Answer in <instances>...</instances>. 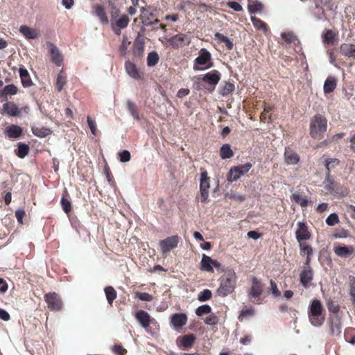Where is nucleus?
<instances>
[{
    "label": "nucleus",
    "instance_id": "nucleus-33",
    "mask_svg": "<svg viewBox=\"0 0 355 355\" xmlns=\"http://www.w3.org/2000/svg\"><path fill=\"white\" fill-rule=\"evenodd\" d=\"M18 89L13 84L8 85L0 90V96H6L8 95H15L17 93Z\"/></svg>",
    "mask_w": 355,
    "mask_h": 355
},
{
    "label": "nucleus",
    "instance_id": "nucleus-55",
    "mask_svg": "<svg viewBox=\"0 0 355 355\" xmlns=\"http://www.w3.org/2000/svg\"><path fill=\"white\" fill-rule=\"evenodd\" d=\"M135 295L140 300L145 301V302H150L153 299V296L151 295L148 294V293L137 292L135 293Z\"/></svg>",
    "mask_w": 355,
    "mask_h": 355
},
{
    "label": "nucleus",
    "instance_id": "nucleus-47",
    "mask_svg": "<svg viewBox=\"0 0 355 355\" xmlns=\"http://www.w3.org/2000/svg\"><path fill=\"white\" fill-rule=\"evenodd\" d=\"M235 89V87H234V85L232 83H225L224 86L223 87L221 91H220V94L222 96H227L230 94H231Z\"/></svg>",
    "mask_w": 355,
    "mask_h": 355
},
{
    "label": "nucleus",
    "instance_id": "nucleus-35",
    "mask_svg": "<svg viewBox=\"0 0 355 355\" xmlns=\"http://www.w3.org/2000/svg\"><path fill=\"white\" fill-rule=\"evenodd\" d=\"M107 302L112 305L113 301L116 298V291L112 286H107L104 289Z\"/></svg>",
    "mask_w": 355,
    "mask_h": 355
},
{
    "label": "nucleus",
    "instance_id": "nucleus-41",
    "mask_svg": "<svg viewBox=\"0 0 355 355\" xmlns=\"http://www.w3.org/2000/svg\"><path fill=\"white\" fill-rule=\"evenodd\" d=\"M158 61H159V55L156 51H153L150 52L148 54L147 65L148 67L155 66V64H157Z\"/></svg>",
    "mask_w": 355,
    "mask_h": 355
},
{
    "label": "nucleus",
    "instance_id": "nucleus-13",
    "mask_svg": "<svg viewBox=\"0 0 355 355\" xmlns=\"http://www.w3.org/2000/svg\"><path fill=\"white\" fill-rule=\"evenodd\" d=\"M221 74L217 70L211 71L202 76L201 80L207 84L215 87L220 80Z\"/></svg>",
    "mask_w": 355,
    "mask_h": 355
},
{
    "label": "nucleus",
    "instance_id": "nucleus-19",
    "mask_svg": "<svg viewBox=\"0 0 355 355\" xmlns=\"http://www.w3.org/2000/svg\"><path fill=\"white\" fill-rule=\"evenodd\" d=\"M252 286L250 291V295L254 297L260 296L263 293V284L257 277H252Z\"/></svg>",
    "mask_w": 355,
    "mask_h": 355
},
{
    "label": "nucleus",
    "instance_id": "nucleus-10",
    "mask_svg": "<svg viewBox=\"0 0 355 355\" xmlns=\"http://www.w3.org/2000/svg\"><path fill=\"white\" fill-rule=\"evenodd\" d=\"M313 279V270L311 266H303L302 270L300 275V280L301 284L304 288H307Z\"/></svg>",
    "mask_w": 355,
    "mask_h": 355
},
{
    "label": "nucleus",
    "instance_id": "nucleus-24",
    "mask_svg": "<svg viewBox=\"0 0 355 355\" xmlns=\"http://www.w3.org/2000/svg\"><path fill=\"white\" fill-rule=\"evenodd\" d=\"M212 263L213 259L203 254L201 260V270L209 272H214Z\"/></svg>",
    "mask_w": 355,
    "mask_h": 355
},
{
    "label": "nucleus",
    "instance_id": "nucleus-60",
    "mask_svg": "<svg viewBox=\"0 0 355 355\" xmlns=\"http://www.w3.org/2000/svg\"><path fill=\"white\" fill-rule=\"evenodd\" d=\"M227 6L233 9L234 11L240 12L243 10L242 6L237 2L235 1H229L227 2Z\"/></svg>",
    "mask_w": 355,
    "mask_h": 355
},
{
    "label": "nucleus",
    "instance_id": "nucleus-23",
    "mask_svg": "<svg viewBox=\"0 0 355 355\" xmlns=\"http://www.w3.org/2000/svg\"><path fill=\"white\" fill-rule=\"evenodd\" d=\"M19 73L23 86L24 87H28L31 86L33 83L27 69L23 67H20L19 69Z\"/></svg>",
    "mask_w": 355,
    "mask_h": 355
},
{
    "label": "nucleus",
    "instance_id": "nucleus-62",
    "mask_svg": "<svg viewBox=\"0 0 355 355\" xmlns=\"http://www.w3.org/2000/svg\"><path fill=\"white\" fill-rule=\"evenodd\" d=\"M25 211L23 209H17L15 211V216L19 223L23 224V218L25 216Z\"/></svg>",
    "mask_w": 355,
    "mask_h": 355
},
{
    "label": "nucleus",
    "instance_id": "nucleus-29",
    "mask_svg": "<svg viewBox=\"0 0 355 355\" xmlns=\"http://www.w3.org/2000/svg\"><path fill=\"white\" fill-rule=\"evenodd\" d=\"M336 87V81L334 77H328L324 84V92L329 94L332 92Z\"/></svg>",
    "mask_w": 355,
    "mask_h": 355
},
{
    "label": "nucleus",
    "instance_id": "nucleus-56",
    "mask_svg": "<svg viewBox=\"0 0 355 355\" xmlns=\"http://www.w3.org/2000/svg\"><path fill=\"white\" fill-rule=\"evenodd\" d=\"M119 159L121 162H128L130 159L131 155L130 153L127 150H124L119 153Z\"/></svg>",
    "mask_w": 355,
    "mask_h": 355
},
{
    "label": "nucleus",
    "instance_id": "nucleus-31",
    "mask_svg": "<svg viewBox=\"0 0 355 355\" xmlns=\"http://www.w3.org/2000/svg\"><path fill=\"white\" fill-rule=\"evenodd\" d=\"M214 37L220 43L225 44L226 48L228 50H232L233 49V42L227 37L225 36L224 35L220 33H216Z\"/></svg>",
    "mask_w": 355,
    "mask_h": 355
},
{
    "label": "nucleus",
    "instance_id": "nucleus-52",
    "mask_svg": "<svg viewBox=\"0 0 355 355\" xmlns=\"http://www.w3.org/2000/svg\"><path fill=\"white\" fill-rule=\"evenodd\" d=\"M299 243L301 253L306 254V255H311L313 254V249L309 245L302 243V241Z\"/></svg>",
    "mask_w": 355,
    "mask_h": 355
},
{
    "label": "nucleus",
    "instance_id": "nucleus-17",
    "mask_svg": "<svg viewBox=\"0 0 355 355\" xmlns=\"http://www.w3.org/2000/svg\"><path fill=\"white\" fill-rule=\"evenodd\" d=\"M329 320L331 334L335 336H339L341 333L340 318L337 315L330 316Z\"/></svg>",
    "mask_w": 355,
    "mask_h": 355
},
{
    "label": "nucleus",
    "instance_id": "nucleus-8",
    "mask_svg": "<svg viewBox=\"0 0 355 355\" xmlns=\"http://www.w3.org/2000/svg\"><path fill=\"white\" fill-rule=\"evenodd\" d=\"M45 300L48 304V308L51 311H59L61 309L62 304L60 298L55 293H49L45 295Z\"/></svg>",
    "mask_w": 355,
    "mask_h": 355
},
{
    "label": "nucleus",
    "instance_id": "nucleus-36",
    "mask_svg": "<svg viewBox=\"0 0 355 355\" xmlns=\"http://www.w3.org/2000/svg\"><path fill=\"white\" fill-rule=\"evenodd\" d=\"M196 337L193 334L185 335L182 338L181 345L184 349H188L193 346Z\"/></svg>",
    "mask_w": 355,
    "mask_h": 355
},
{
    "label": "nucleus",
    "instance_id": "nucleus-28",
    "mask_svg": "<svg viewBox=\"0 0 355 355\" xmlns=\"http://www.w3.org/2000/svg\"><path fill=\"white\" fill-rule=\"evenodd\" d=\"M96 15L98 17L101 23L103 24H107L109 23L108 18L103 6L101 5H97L95 8Z\"/></svg>",
    "mask_w": 355,
    "mask_h": 355
},
{
    "label": "nucleus",
    "instance_id": "nucleus-42",
    "mask_svg": "<svg viewBox=\"0 0 355 355\" xmlns=\"http://www.w3.org/2000/svg\"><path fill=\"white\" fill-rule=\"evenodd\" d=\"M29 152V146L27 144L19 143L17 150V155L20 158L25 157Z\"/></svg>",
    "mask_w": 355,
    "mask_h": 355
},
{
    "label": "nucleus",
    "instance_id": "nucleus-34",
    "mask_svg": "<svg viewBox=\"0 0 355 355\" xmlns=\"http://www.w3.org/2000/svg\"><path fill=\"white\" fill-rule=\"evenodd\" d=\"M355 50V45L352 44H343L340 46V53L345 56L352 57Z\"/></svg>",
    "mask_w": 355,
    "mask_h": 355
},
{
    "label": "nucleus",
    "instance_id": "nucleus-59",
    "mask_svg": "<svg viewBox=\"0 0 355 355\" xmlns=\"http://www.w3.org/2000/svg\"><path fill=\"white\" fill-rule=\"evenodd\" d=\"M61 205H62L64 211L66 214H68L69 211H71V202L68 200L62 198Z\"/></svg>",
    "mask_w": 355,
    "mask_h": 355
},
{
    "label": "nucleus",
    "instance_id": "nucleus-30",
    "mask_svg": "<svg viewBox=\"0 0 355 355\" xmlns=\"http://www.w3.org/2000/svg\"><path fill=\"white\" fill-rule=\"evenodd\" d=\"M32 131L35 136L39 137H44L49 135L51 133L50 129L40 126L32 127Z\"/></svg>",
    "mask_w": 355,
    "mask_h": 355
},
{
    "label": "nucleus",
    "instance_id": "nucleus-58",
    "mask_svg": "<svg viewBox=\"0 0 355 355\" xmlns=\"http://www.w3.org/2000/svg\"><path fill=\"white\" fill-rule=\"evenodd\" d=\"M270 291L274 297H279L281 295L280 291H279L277 284L272 279L270 281Z\"/></svg>",
    "mask_w": 355,
    "mask_h": 355
},
{
    "label": "nucleus",
    "instance_id": "nucleus-50",
    "mask_svg": "<svg viewBox=\"0 0 355 355\" xmlns=\"http://www.w3.org/2000/svg\"><path fill=\"white\" fill-rule=\"evenodd\" d=\"M109 6L111 9L110 15H111V22L114 21V19L119 17L120 10L115 6L114 3L110 2L109 3Z\"/></svg>",
    "mask_w": 355,
    "mask_h": 355
},
{
    "label": "nucleus",
    "instance_id": "nucleus-21",
    "mask_svg": "<svg viewBox=\"0 0 355 355\" xmlns=\"http://www.w3.org/2000/svg\"><path fill=\"white\" fill-rule=\"evenodd\" d=\"M19 31L28 40L36 39L40 35V32L27 26L23 25L19 27Z\"/></svg>",
    "mask_w": 355,
    "mask_h": 355
},
{
    "label": "nucleus",
    "instance_id": "nucleus-22",
    "mask_svg": "<svg viewBox=\"0 0 355 355\" xmlns=\"http://www.w3.org/2000/svg\"><path fill=\"white\" fill-rule=\"evenodd\" d=\"M3 110L10 116H18L20 114V110L13 103H6L3 105Z\"/></svg>",
    "mask_w": 355,
    "mask_h": 355
},
{
    "label": "nucleus",
    "instance_id": "nucleus-43",
    "mask_svg": "<svg viewBox=\"0 0 355 355\" xmlns=\"http://www.w3.org/2000/svg\"><path fill=\"white\" fill-rule=\"evenodd\" d=\"M251 21L252 22L254 26L257 29H261L264 33H266L267 26L265 22L261 21V19L257 18L256 17H250Z\"/></svg>",
    "mask_w": 355,
    "mask_h": 355
},
{
    "label": "nucleus",
    "instance_id": "nucleus-1",
    "mask_svg": "<svg viewBox=\"0 0 355 355\" xmlns=\"http://www.w3.org/2000/svg\"><path fill=\"white\" fill-rule=\"evenodd\" d=\"M220 286L216 293L221 297H225L232 293L236 288L237 276L234 270L230 268L225 271V273L219 279Z\"/></svg>",
    "mask_w": 355,
    "mask_h": 355
},
{
    "label": "nucleus",
    "instance_id": "nucleus-39",
    "mask_svg": "<svg viewBox=\"0 0 355 355\" xmlns=\"http://www.w3.org/2000/svg\"><path fill=\"white\" fill-rule=\"evenodd\" d=\"M220 155L222 159H229L233 156V151L229 144H224L220 147Z\"/></svg>",
    "mask_w": 355,
    "mask_h": 355
},
{
    "label": "nucleus",
    "instance_id": "nucleus-14",
    "mask_svg": "<svg viewBox=\"0 0 355 355\" xmlns=\"http://www.w3.org/2000/svg\"><path fill=\"white\" fill-rule=\"evenodd\" d=\"M145 40L144 37L138 33L134 42L133 54L135 56L141 57L144 51Z\"/></svg>",
    "mask_w": 355,
    "mask_h": 355
},
{
    "label": "nucleus",
    "instance_id": "nucleus-38",
    "mask_svg": "<svg viewBox=\"0 0 355 355\" xmlns=\"http://www.w3.org/2000/svg\"><path fill=\"white\" fill-rule=\"evenodd\" d=\"M309 320L310 323L314 327H321L324 322V316L322 315H317V316H312V314H309Z\"/></svg>",
    "mask_w": 355,
    "mask_h": 355
},
{
    "label": "nucleus",
    "instance_id": "nucleus-4",
    "mask_svg": "<svg viewBox=\"0 0 355 355\" xmlns=\"http://www.w3.org/2000/svg\"><path fill=\"white\" fill-rule=\"evenodd\" d=\"M251 168L252 164L249 162L232 167L228 173V181L231 182L237 181L241 176L247 173Z\"/></svg>",
    "mask_w": 355,
    "mask_h": 355
},
{
    "label": "nucleus",
    "instance_id": "nucleus-61",
    "mask_svg": "<svg viewBox=\"0 0 355 355\" xmlns=\"http://www.w3.org/2000/svg\"><path fill=\"white\" fill-rule=\"evenodd\" d=\"M326 182H327V184H326L325 187H326L327 190L333 191L334 189V180L330 178L329 173H327V175Z\"/></svg>",
    "mask_w": 355,
    "mask_h": 355
},
{
    "label": "nucleus",
    "instance_id": "nucleus-54",
    "mask_svg": "<svg viewBox=\"0 0 355 355\" xmlns=\"http://www.w3.org/2000/svg\"><path fill=\"white\" fill-rule=\"evenodd\" d=\"M281 36L287 44H291L296 40L295 36L291 32L282 33Z\"/></svg>",
    "mask_w": 355,
    "mask_h": 355
},
{
    "label": "nucleus",
    "instance_id": "nucleus-18",
    "mask_svg": "<svg viewBox=\"0 0 355 355\" xmlns=\"http://www.w3.org/2000/svg\"><path fill=\"white\" fill-rule=\"evenodd\" d=\"M334 251L335 254L340 257L347 258L354 254L353 246H334Z\"/></svg>",
    "mask_w": 355,
    "mask_h": 355
},
{
    "label": "nucleus",
    "instance_id": "nucleus-20",
    "mask_svg": "<svg viewBox=\"0 0 355 355\" xmlns=\"http://www.w3.org/2000/svg\"><path fill=\"white\" fill-rule=\"evenodd\" d=\"M187 316L184 313H175L171 317V324L175 328L182 327L186 324Z\"/></svg>",
    "mask_w": 355,
    "mask_h": 355
},
{
    "label": "nucleus",
    "instance_id": "nucleus-53",
    "mask_svg": "<svg viewBox=\"0 0 355 355\" xmlns=\"http://www.w3.org/2000/svg\"><path fill=\"white\" fill-rule=\"evenodd\" d=\"M339 222L338 216L336 214L332 213L326 218V223L329 226H333Z\"/></svg>",
    "mask_w": 355,
    "mask_h": 355
},
{
    "label": "nucleus",
    "instance_id": "nucleus-51",
    "mask_svg": "<svg viewBox=\"0 0 355 355\" xmlns=\"http://www.w3.org/2000/svg\"><path fill=\"white\" fill-rule=\"evenodd\" d=\"M349 286L350 291L349 295L351 296V300L354 305H355V277H352L349 279Z\"/></svg>",
    "mask_w": 355,
    "mask_h": 355
},
{
    "label": "nucleus",
    "instance_id": "nucleus-27",
    "mask_svg": "<svg viewBox=\"0 0 355 355\" xmlns=\"http://www.w3.org/2000/svg\"><path fill=\"white\" fill-rule=\"evenodd\" d=\"M263 4L257 0H248V9L250 14H255L262 10Z\"/></svg>",
    "mask_w": 355,
    "mask_h": 355
},
{
    "label": "nucleus",
    "instance_id": "nucleus-7",
    "mask_svg": "<svg viewBox=\"0 0 355 355\" xmlns=\"http://www.w3.org/2000/svg\"><path fill=\"white\" fill-rule=\"evenodd\" d=\"M47 44L49 46V55L50 57V60L56 66H61L63 62V56L60 49L53 43L48 42Z\"/></svg>",
    "mask_w": 355,
    "mask_h": 355
},
{
    "label": "nucleus",
    "instance_id": "nucleus-26",
    "mask_svg": "<svg viewBox=\"0 0 355 355\" xmlns=\"http://www.w3.org/2000/svg\"><path fill=\"white\" fill-rule=\"evenodd\" d=\"M322 305L320 300H313L310 305V310L309 314H312V316H317V315H322Z\"/></svg>",
    "mask_w": 355,
    "mask_h": 355
},
{
    "label": "nucleus",
    "instance_id": "nucleus-57",
    "mask_svg": "<svg viewBox=\"0 0 355 355\" xmlns=\"http://www.w3.org/2000/svg\"><path fill=\"white\" fill-rule=\"evenodd\" d=\"M218 322V317L214 315L211 314L209 317H207L205 323L207 325H216Z\"/></svg>",
    "mask_w": 355,
    "mask_h": 355
},
{
    "label": "nucleus",
    "instance_id": "nucleus-16",
    "mask_svg": "<svg viewBox=\"0 0 355 355\" xmlns=\"http://www.w3.org/2000/svg\"><path fill=\"white\" fill-rule=\"evenodd\" d=\"M127 73L134 79L139 80L142 78L143 73L137 69L136 65L128 60L125 63Z\"/></svg>",
    "mask_w": 355,
    "mask_h": 355
},
{
    "label": "nucleus",
    "instance_id": "nucleus-48",
    "mask_svg": "<svg viewBox=\"0 0 355 355\" xmlns=\"http://www.w3.org/2000/svg\"><path fill=\"white\" fill-rule=\"evenodd\" d=\"M211 291L209 289H204L200 292L198 295V300L200 302H205L209 300L211 297Z\"/></svg>",
    "mask_w": 355,
    "mask_h": 355
},
{
    "label": "nucleus",
    "instance_id": "nucleus-40",
    "mask_svg": "<svg viewBox=\"0 0 355 355\" xmlns=\"http://www.w3.org/2000/svg\"><path fill=\"white\" fill-rule=\"evenodd\" d=\"M291 198L292 200H293L295 202L300 205L302 207H306L308 205L309 202L306 198L302 197L300 193H293Z\"/></svg>",
    "mask_w": 355,
    "mask_h": 355
},
{
    "label": "nucleus",
    "instance_id": "nucleus-44",
    "mask_svg": "<svg viewBox=\"0 0 355 355\" xmlns=\"http://www.w3.org/2000/svg\"><path fill=\"white\" fill-rule=\"evenodd\" d=\"M285 157L286 161L288 164H297L300 160V157L297 155V154L290 153L288 151L285 153Z\"/></svg>",
    "mask_w": 355,
    "mask_h": 355
},
{
    "label": "nucleus",
    "instance_id": "nucleus-46",
    "mask_svg": "<svg viewBox=\"0 0 355 355\" xmlns=\"http://www.w3.org/2000/svg\"><path fill=\"white\" fill-rule=\"evenodd\" d=\"M211 311V308L209 305L203 304L202 306H198L196 309V314L198 316H202V315L210 313Z\"/></svg>",
    "mask_w": 355,
    "mask_h": 355
},
{
    "label": "nucleus",
    "instance_id": "nucleus-15",
    "mask_svg": "<svg viewBox=\"0 0 355 355\" xmlns=\"http://www.w3.org/2000/svg\"><path fill=\"white\" fill-rule=\"evenodd\" d=\"M129 22L130 19L126 15H123L121 17L114 19V21L112 22V24L114 23L116 26H113L114 33L119 35L121 29L126 28Z\"/></svg>",
    "mask_w": 355,
    "mask_h": 355
},
{
    "label": "nucleus",
    "instance_id": "nucleus-49",
    "mask_svg": "<svg viewBox=\"0 0 355 355\" xmlns=\"http://www.w3.org/2000/svg\"><path fill=\"white\" fill-rule=\"evenodd\" d=\"M327 306L329 312L337 313L340 309L339 305L334 301L329 300L327 302Z\"/></svg>",
    "mask_w": 355,
    "mask_h": 355
},
{
    "label": "nucleus",
    "instance_id": "nucleus-63",
    "mask_svg": "<svg viewBox=\"0 0 355 355\" xmlns=\"http://www.w3.org/2000/svg\"><path fill=\"white\" fill-rule=\"evenodd\" d=\"M87 123L92 133L95 135L96 131V123L89 116H87Z\"/></svg>",
    "mask_w": 355,
    "mask_h": 355
},
{
    "label": "nucleus",
    "instance_id": "nucleus-37",
    "mask_svg": "<svg viewBox=\"0 0 355 355\" xmlns=\"http://www.w3.org/2000/svg\"><path fill=\"white\" fill-rule=\"evenodd\" d=\"M67 81V76L63 70H61L57 76L56 88L58 92H61Z\"/></svg>",
    "mask_w": 355,
    "mask_h": 355
},
{
    "label": "nucleus",
    "instance_id": "nucleus-9",
    "mask_svg": "<svg viewBox=\"0 0 355 355\" xmlns=\"http://www.w3.org/2000/svg\"><path fill=\"white\" fill-rule=\"evenodd\" d=\"M135 318L140 326L144 329L148 328L154 320L148 312L143 310H139L136 313Z\"/></svg>",
    "mask_w": 355,
    "mask_h": 355
},
{
    "label": "nucleus",
    "instance_id": "nucleus-64",
    "mask_svg": "<svg viewBox=\"0 0 355 355\" xmlns=\"http://www.w3.org/2000/svg\"><path fill=\"white\" fill-rule=\"evenodd\" d=\"M113 351L118 355H124L126 353V350L123 349L121 345H115L113 347Z\"/></svg>",
    "mask_w": 355,
    "mask_h": 355
},
{
    "label": "nucleus",
    "instance_id": "nucleus-12",
    "mask_svg": "<svg viewBox=\"0 0 355 355\" xmlns=\"http://www.w3.org/2000/svg\"><path fill=\"white\" fill-rule=\"evenodd\" d=\"M168 42L173 46L179 47L182 45H189L191 42V37L182 33L177 34L168 40Z\"/></svg>",
    "mask_w": 355,
    "mask_h": 355
},
{
    "label": "nucleus",
    "instance_id": "nucleus-25",
    "mask_svg": "<svg viewBox=\"0 0 355 355\" xmlns=\"http://www.w3.org/2000/svg\"><path fill=\"white\" fill-rule=\"evenodd\" d=\"M21 128L17 125H11L6 128V134L10 138H18L21 135Z\"/></svg>",
    "mask_w": 355,
    "mask_h": 355
},
{
    "label": "nucleus",
    "instance_id": "nucleus-3",
    "mask_svg": "<svg viewBox=\"0 0 355 355\" xmlns=\"http://www.w3.org/2000/svg\"><path fill=\"white\" fill-rule=\"evenodd\" d=\"M214 66L210 52L206 49H201L199 55L194 60L193 69L194 71H204Z\"/></svg>",
    "mask_w": 355,
    "mask_h": 355
},
{
    "label": "nucleus",
    "instance_id": "nucleus-11",
    "mask_svg": "<svg viewBox=\"0 0 355 355\" xmlns=\"http://www.w3.org/2000/svg\"><path fill=\"white\" fill-rule=\"evenodd\" d=\"M297 225V229L295 232L297 241L300 243L309 240L311 238V233L309 232L306 224L303 222H298Z\"/></svg>",
    "mask_w": 355,
    "mask_h": 355
},
{
    "label": "nucleus",
    "instance_id": "nucleus-45",
    "mask_svg": "<svg viewBox=\"0 0 355 355\" xmlns=\"http://www.w3.org/2000/svg\"><path fill=\"white\" fill-rule=\"evenodd\" d=\"M335 39V33L331 30H326L323 35V42L329 45Z\"/></svg>",
    "mask_w": 355,
    "mask_h": 355
},
{
    "label": "nucleus",
    "instance_id": "nucleus-32",
    "mask_svg": "<svg viewBox=\"0 0 355 355\" xmlns=\"http://www.w3.org/2000/svg\"><path fill=\"white\" fill-rule=\"evenodd\" d=\"M127 109L134 119L137 121L140 119L137 107L133 102L130 101H127Z\"/></svg>",
    "mask_w": 355,
    "mask_h": 355
},
{
    "label": "nucleus",
    "instance_id": "nucleus-2",
    "mask_svg": "<svg viewBox=\"0 0 355 355\" xmlns=\"http://www.w3.org/2000/svg\"><path fill=\"white\" fill-rule=\"evenodd\" d=\"M327 129V120L321 115L316 114L310 122V135L314 139L320 140L323 138Z\"/></svg>",
    "mask_w": 355,
    "mask_h": 355
},
{
    "label": "nucleus",
    "instance_id": "nucleus-6",
    "mask_svg": "<svg viewBox=\"0 0 355 355\" xmlns=\"http://www.w3.org/2000/svg\"><path fill=\"white\" fill-rule=\"evenodd\" d=\"M180 238L177 235L168 236L159 241L160 250L163 253H166L175 248L179 243Z\"/></svg>",
    "mask_w": 355,
    "mask_h": 355
},
{
    "label": "nucleus",
    "instance_id": "nucleus-5",
    "mask_svg": "<svg viewBox=\"0 0 355 355\" xmlns=\"http://www.w3.org/2000/svg\"><path fill=\"white\" fill-rule=\"evenodd\" d=\"M209 178L207 176V173L204 171L200 174V201L205 202L209 197Z\"/></svg>",
    "mask_w": 355,
    "mask_h": 355
}]
</instances>
